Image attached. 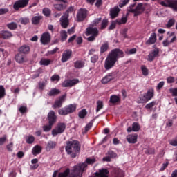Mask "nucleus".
I'll return each mask as SVG.
<instances>
[{"label":"nucleus","mask_w":177,"mask_h":177,"mask_svg":"<svg viewBox=\"0 0 177 177\" xmlns=\"http://www.w3.org/2000/svg\"><path fill=\"white\" fill-rule=\"evenodd\" d=\"M129 143L135 144L138 142V134H129L126 138Z\"/></svg>","instance_id":"5701e85b"},{"label":"nucleus","mask_w":177,"mask_h":177,"mask_svg":"<svg viewBox=\"0 0 177 177\" xmlns=\"http://www.w3.org/2000/svg\"><path fill=\"white\" fill-rule=\"evenodd\" d=\"M117 157V154L113 151H109L106 153V156L103 158V161H106V162H110L111 161V158H115Z\"/></svg>","instance_id":"aec40b11"},{"label":"nucleus","mask_w":177,"mask_h":177,"mask_svg":"<svg viewBox=\"0 0 177 177\" xmlns=\"http://www.w3.org/2000/svg\"><path fill=\"white\" fill-rule=\"evenodd\" d=\"M65 150L71 158H75L77 155L80 154V151H81V144H80V141L77 140L66 141Z\"/></svg>","instance_id":"7ed1b4c3"},{"label":"nucleus","mask_w":177,"mask_h":177,"mask_svg":"<svg viewBox=\"0 0 177 177\" xmlns=\"http://www.w3.org/2000/svg\"><path fill=\"white\" fill-rule=\"evenodd\" d=\"M73 55V51L70 49L65 50L62 53L61 62L62 63H66L68 60H70V58Z\"/></svg>","instance_id":"2eb2a0df"},{"label":"nucleus","mask_w":177,"mask_h":177,"mask_svg":"<svg viewBox=\"0 0 177 177\" xmlns=\"http://www.w3.org/2000/svg\"><path fill=\"white\" fill-rule=\"evenodd\" d=\"M169 93H171L172 96H177V88H169Z\"/></svg>","instance_id":"0e129e2a"},{"label":"nucleus","mask_w":177,"mask_h":177,"mask_svg":"<svg viewBox=\"0 0 177 177\" xmlns=\"http://www.w3.org/2000/svg\"><path fill=\"white\" fill-rule=\"evenodd\" d=\"M95 162L96 159L95 158H87L86 159V162L78 164L74 167L69 177H82V174L84 173V171H85V168L88 167V164L92 165V164H95Z\"/></svg>","instance_id":"f03ea898"},{"label":"nucleus","mask_w":177,"mask_h":177,"mask_svg":"<svg viewBox=\"0 0 177 177\" xmlns=\"http://www.w3.org/2000/svg\"><path fill=\"white\" fill-rule=\"evenodd\" d=\"M140 130V126L139 125V123L133 122L132 124V131L133 132H139Z\"/></svg>","instance_id":"ea45409f"},{"label":"nucleus","mask_w":177,"mask_h":177,"mask_svg":"<svg viewBox=\"0 0 177 177\" xmlns=\"http://www.w3.org/2000/svg\"><path fill=\"white\" fill-rule=\"evenodd\" d=\"M118 13H120V8H118V7H115L111 10L110 16L111 19H115V17L118 16Z\"/></svg>","instance_id":"c756f323"},{"label":"nucleus","mask_w":177,"mask_h":177,"mask_svg":"<svg viewBox=\"0 0 177 177\" xmlns=\"http://www.w3.org/2000/svg\"><path fill=\"white\" fill-rule=\"evenodd\" d=\"M93 127V122H89L86 126H85V129H84V133H86L88 131L91 129Z\"/></svg>","instance_id":"864d4df0"},{"label":"nucleus","mask_w":177,"mask_h":177,"mask_svg":"<svg viewBox=\"0 0 177 177\" xmlns=\"http://www.w3.org/2000/svg\"><path fill=\"white\" fill-rule=\"evenodd\" d=\"M19 113H21V114H25V113H27V111H28V109H27L26 106H21L19 107Z\"/></svg>","instance_id":"3c124183"},{"label":"nucleus","mask_w":177,"mask_h":177,"mask_svg":"<svg viewBox=\"0 0 177 177\" xmlns=\"http://www.w3.org/2000/svg\"><path fill=\"white\" fill-rule=\"evenodd\" d=\"M85 35L88 37L86 39L88 42H93L96 37H99V30H97V28L89 26L86 28ZM89 35L91 36L89 37Z\"/></svg>","instance_id":"20e7f679"},{"label":"nucleus","mask_w":177,"mask_h":177,"mask_svg":"<svg viewBox=\"0 0 177 177\" xmlns=\"http://www.w3.org/2000/svg\"><path fill=\"white\" fill-rule=\"evenodd\" d=\"M109 102H110V103H112V104H115V103H118V102H121V98H120L116 95H113L110 97Z\"/></svg>","instance_id":"473e14b6"},{"label":"nucleus","mask_w":177,"mask_h":177,"mask_svg":"<svg viewBox=\"0 0 177 177\" xmlns=\"http://www.w3.org/2000/svg\"><path fill=\"white\" fill-rule=\"evenodd\" d=\"M60 93V90L53 88L48 93V96H57V95H59Z\"/></svg>","instance_id":"c9c22d12"},{"label":"nucleus","mask_w":177,"mask_h":177,"mask_svg":"<svg viewBox=\"0 0 177 177\" xmlns=\"http://www.w3.org/2000/svg\"><path fill=\"white\" fill-rule=\"evenodd\" d=\"M51 81H60V76L59 75H54L51 77Z\"/></svg>","instance_id":"774afa93"},{"label":"nucleus","mask_w":177,"mask_h":177,"mask_svg":"<svg viewBox=\"0 0 177 177\" xmlns=\"http://www.w3.org/2000/svg\"><path fill=\"white\" fill-rule=\"evenodd\" d=\"M32 24H34L35 26H38L41 23V20H44V16L42 15H35L32 18Z\"/></svg>","instance_id":"b1692460"},{"label":"nucleus","mask_w":177,"mask_h":177,"mask_svg":"<svg viewBox=\"0 0 177 177\" xmlns=\"http://www.w3.org/2000/svg\"><path fill=\"white\" fill-rule=\"evenodd\" d=\"M21 24H28L30 23V19L28 17L21 18L20 19Z\"/></svg>","instance_id":"5fc2aeb1"},{"label":"nucleus","mask_w":177,"mask_h":177,"mask_svg":"<svg viewBox=\"0 0 177 177\" xmlns=\"http://www.w3.org/2000/svg\"><path fill=\"white\" fill-rule=\"evenodd\" d=\"M141 71L142 73V75H149V69H147V68L145 65H142L141 66Z\"/></svg>","instance_id":"8fccbe9b"},{"label":"nucleus","mask_w":177,"mask_h":177,"mask_svg":"<svg viewBox=\"0 0 177 177\" xmlns=\"http://www.w3.org/2000/svg\"><path fill=\"white\" fill-rule=\"evenodd\" d=\"M57 143L55 141L49 140L47 142L46 147V151H50L51 150H53V149H55L57 146Z\"/></svg>","instance_id":"a878e982"},{"label":"nucleus","mask_w":177,"mask_h":177,"mask_svg":"<svg viewBox=\"0 0 177 177\" xmlns=\"http://www.w3.org/2000/svg\"><path fill=\"white\" fill-rule=\"evenodd\" d=\"M71 12H74V6H70L64 15L70 16L69 13H71Z\"/></svg>","instance_id":"6e6d98bb"},{"label":"nucleus","mask_w":177,"mask_h":177,"mask_svg":"<svg viewBox=\"0 0 177 177\" xmlns=\"http://www.w3.org/2000/svg\"><path fill=\"white\" fill-rule=\"evenodd\" d=\"M109 174H110V171H109V169H101L98 171V172L95 173L96 177H109Z\"/></svg>","instance_id":"4be33fe9"},{"label":"nucleus","mask_w":177,"mask_h":177,"mask_svg":"<svg viewBox=\"0 0 177 177\" xmlns=\"http://www.w3.org/2000/svg\"><path fill=\"white\" fill-rule=\"evenodd\" d=\"M85 66V62L82 60H76L74 62L75 68H82Z\"/></svg>","instance_id":"f704fd0d"},{"label":"nucleus","mask_w":177,"mask_h":177,"mask_svg":"<svg viewBox=\"0 0 177 177\" xmlns=\"http://www.w3.org/2000/svg\"><path fill=\"white\" fill-rule=\"evenodd\" d=\"M124 51L120 48H115L111 50L107 55L104 62L105 70H111L115 64L118 62V59L124 57Z\"/></svg>","instance_id":"f257e3e1"},{"label":"nucleus","mask_w":177,"mask_h":177,"mask_svg":"<svg viewBox=\"0 0 177 177\" xmlns=\"http://www.w3.org/2000/svg\"><path fill=\"white\" fill-rule=\"evenodd\" d=\"M7 27L8 28H9V30H16V28H17V24L15 22H11L7 24Z\"/></svg>","instance_id":"a18cd8bd"},{"label":"nucleus","mask_w":177,"mask_h":177,"mask_svg":"<svg viewBox=\"0 0 177 177\" xmlns=\"http://www.w3.org/2000/svg\"><path fill=\"white\" fill-rule=\"evenodd\" d=\"M42 13L46 16V17H49V16H50V15L52 14V10H50L48 8H44L42 10Z\"/></svg>","instance_id":"a19ab883"},{"label":"nucleus","mask_w":177,"mask_h":177,"mask_svg":"<svg viewBox=\"0 0 177 177\" xmlns=\"http://www.w3.org/2000/svg\"><path fill=\"white\" fill-rule=\"evenodd\" d=\"M70 175V169H66L64 172L59 174L58 177H68Z\"/></svg>","instance_id":"37998d69"},{"label":"nucleus","mask_w":177,"mask_h":177,"mask_svg":"<svg viewBox=\"0 0 177 177\" xmlns=\"http://www.w3.org/2000/svg\"><path fill=\"white\" fill-rule=\"evenodd\" d=\"M169 145H171V146H177V137L176 138L169 140Z\"/></svg>","instance_id":"052dcab7"},{"label":"nucleus","mask_w":177,"mask_h":177,"mask_svg":"<svg viewBox=\"0 0 177 177\" xmlns=\"http://www.w3.org/2000/svg\"><path fill=\"white\" fill-rule=\"evenodd\" d=\"M6 96V91L5 87L2 85H0V99H3Z\"/></svg>","instance_id":"58836bf2"},{"label":"nucleus","mask_w":177,"mask_h":177,"mask_svg":"<svg viewBox=\"0 0 177 177\" xmlns=\"http://www.w3.org/2000/svg\"><path fill=\"white\" fill-rule=\"evenodd\" d=\"M35 140V138L33 137V136H29L26 138V143L28 145H32V143H34Z\"/></svg>","instance_id":"de8ad7c7"},{"label":"nucleus","mask_w":177,"mask_h":177,"mask_svg":"<svg viewBox=\"0 0 177 177\" xmlns=\"http://www.w3.org/2000/svg\"><path fill=\"white\" fill-rule=\"evenodd\" d=\"M175 82V77L174 76H169L167 78V84H174Z\"/></svg>","instance_id":"bf43d9fd"},{"label":"nucleus","mask_w":177,"mask_h":177,"mask_svg":"<svg viewBox=\"0 0 177 177\" xmlns=\"http://www.w3.org/2000/svg\"><path fill=\"white\" fill-rule=\"evenodd\" d=\"M88 114V111H86V109H82L79 113V118L84 119L85 117H86V115Z\"/></svg>","instance_id":"79ce46f5"},{"label":"nucleus","mask_w":177,"mask_h":177,"mask_svg":"<svg viewBox=\"0 0 177 177\" xmlns=\"http://www.w3.org/2000/svg\"><path fill=\"white\" fill-rule=\"evenodd\" d=\"M47 120L48 121V124L50 125H55L57 122V115H56V112L54 111H50L47 115Z\"/></svg>","instance_id":"9b49d317"},{"label":"nucleus","mask_w":177,"mask_h":177,"mask_svg":"<svg viewBox=\"0 0 177 177\" xmlns=\"http://www.w3.org/2000/svg\"><path fill=\"white\" fill-rule=\"evenodd\" d=\"M42 151V147L39 145H36L32 148V153L33 156H37V154H41Z\"/></svg>","instance_id":"7c9ffc66"},{"label":"nucleus","mask_w":177,"mask_h":177,"mask_svg":"<svg viewBox=\"0 0 177 177\" xmlns=\"http://www.w3.org/2000/svg\"><path fill=\"white\" fill-rule=\"evenodd\" d=\"M77 110V104H71L66 105L65 107L60 109L58 111V114L59 115H68V114H73V113H75Z\"/></svg>","instance_id":"39448f33"},{"label":"nucleus","mask_w":177,"mask_h":177,"mask_svg":"<svg viewBox=\"0 0 177 177\" xmlns=\"http://www.w3.org/2000/svg\"><path fill=\"white\" fill-rule=\"evenodd\" d=\"M30 50H31V48H30V46L27 44L22 45L18 49V52L22 55H28V53H30Z\"/></svg>","instance_id":"412c9836"},{"label":"nucleus","mask_w":177,"mask_h":177,"mask_svg":"<svg viewBox=\"0 0 177 177\" xmlns=\"http://www.w3.org/2000/svg\"><path fill=\"white\" fill-rule=\"evenodd\" d=\"M158 3L165 8H170L174 12H177V0H158Z\"/></svg>","instance_id":"423d86ee"},{"label":"nucleus","mask_w":177,"mask_h":177,"mask_svg":"<svg viewBox=\"0 0 177 177\" xmlns=\"http://www.w3.org/2000/svg\"><path fill=\"white\" fill-rule=\"evenodd\" d=\"M152 97H154V89H149L147 91L143 97H140L138 100V104L147 103V102L151 100Z\"/></svg>","instance_id":"0eeeda50"},{"label":"nucleus","mask_w":177,"mask_h":177,"mask_svg":"<svg viewBox=\"0 0 177 177\" xmlns=\"http://www.w3.org/2000/svg\"><path fill=\"white\" fill-rule=\"evenodd\" d=\"M114 80V73H111L106 76H105L104 78L102 80V84H108V82H110V81Z\"/></svg>","instance_id":"bb28decb"},{"label":"nucleus","mask_w":177,"mask_h":177,"mask_svg":"<svg viewBox=\"0 0 177 177\" xmlns=\"http://www.w3.org/2000/svg\"><path fill=\"white\" fill-rule=\"evenodd\" d=\"M109 25V21L107 19H103L101 24V30H104Z\"/></svg>","instance_id":"603ef678"},{"label":"nucleus","mask_w":177,"mask_h":177,"mask_svg":"<svg viewBox=\"0 0 177 177\" xmlns=\"http://www.w3.org/2000/svg\"><path fill=\"white\" fill-rule=\"evenodd\" d=\"M174 24H175V20L170 19V20H169V21L166 26H167V28H171V27H172V26H174Z\"/></svg>","instance_id":"69168bd1"},{"label":"nucleus","mask_w":177,"mask_h":177,"mask_svg":"<svg viewBox=\"0 0 177 177\" xmlns=\"http://www.w3.org/2000/svg\"><path fill=\"white\" fill-rule=\"evenodd\" d=\"M145 10H146V8L143 6L142 3H140L136 6L135 10H131V12L134 13V17H136V16L142 15Z\"/></svg>","instance_id":"ddd939ff"},{"label":"nucleus","mask_w":177,"mask_h":177,"mask_svg":"<svg viewBox=\"0 0 177 177\" xmlns=\"http://www.w3.org/2000/svg\"><path fill=\"white\" fill-rule=\"evenodd\" d=\"M40 41L43 45H48L50 42V34L44 32L41 35Z\"/></svg>","instance_id":"a211bd4d"},{"label":"nucleus","mask_w":177,"mask_h":177,"mask_svg":"<svg viewBox=\"0 0 177 177\" xmlns=\"http://www.w3.org/2000/svg\"><path fill=\"white\" fill-rule=\"evenodd\" d=\"M52 127H53V124H48V125L44 126L43 129L44 132H49L50 129H52Z\"/></svg>","instance_id":"13d9d810"},{"label":"nucleus","mask_w":177,"mask_h":177,"mask_svg":"<svg viewBox=\"0 0 177 177\" xmlns=\"http://www.w3.org/2000/svg\"><path fill=\"white\" fill-rule=\"evenodd\" d=\"M67 95H63L59 97V98L55 102L53 107L54 109H60L63 106V103L66 102V97Z\"/></svg>","instance_id":"4468645a"},{"label":"nucleus","mask_w":177,"mask_h":177,"mask_svg":"<svg viewBox=\"0 0 177 177\" xmlns=\"http://www.w3.org/2000/svg\"><path fill=\"white\" fill-rule=\"evenodd\" d=\"M8 151L12 152L13 151V142H10L6 146Z\"/></svg>","instance_id":"338daca9"},{"label":"nucleus","mask_w":177,"mask_h":177,"mask_svg":"<svg viewBox=\"0 0 177 177\" xmlns=\"http://www.w3.org/2000/svg\"><path fill=\"white\" fill-rule=\"evenodd\" d=\"M58 50H59V48L56 47L53 50L48 51L46 56H49V55H55V53H57Z\"/></svg>","instance_id":"e2e57ef3"},{"label":"nucleus","mask_w":177,"mask_h":177,"mask_svg":"<svg viewBox=\"0 0 177 177\" xmlns=\"http://www.w3.org/2000/svg\"><path fill=\"white\" fill-rule=\"evenodd\" d=\"M99 60V55H94L93 57H91V63H96Z\"/></svg>","instance_id":"680f3d73"},{"label":"nucleus","mask_w":177,"mask_h":177,"mask_svg":"<svg viewBox=\"0 0 177 177\" xmlns=\"http://www.w3.org/2000/svg\"><path fill=\"white\" fill-rule=\"evenodd\" d=\"M102 109H103V101L99 100L97 102L96 113H99Z\"/></svg>","instance_id":"49530a36"},{"label":"nucleus","mask_w":177,"mask_h":177,"mask_svg":"<svg viewBox=\"0 0 177 177\" xmlns=\"http://www.w3.org/2000/svg\"><path fill=\"white\" fill-rule=\"evenodd\" d=\"M164 85H165V82L164 81H162V82H160L157 86H156V89L157 91H160V89L162 88V87L164 86Z\"/></svg>","instance_id":"4d7b16f0"},{"label":"nucleus","mask_w":177,"mask_h":177,"mask_svg":"<svg viewBox=\"0 0 177 177\" xmlns=\"http://www.w3.org/2000/svg\"><path fill=\"white\" fill-rule=\"evenodd\" d=\"M113 175L114 177H124V171L118 168H115L113 170Z\"/></svg>","instance_id":"c85d7f7f"},{"label":"nucleus","mask_w":177,"mask_h":177,"mask_svg":"<svg viewBox=\"0 0 177 177\" xmlns=\"http://www.w3.org/2000/svg\"><path fill=\"white\" fill-rule=\"evenodd\" d=\"M54 8L59 12H62V10L66 8V6L62 3L54 4Z\"/></svg>","instance_id":"4c0bfd02"},{"label":"nucleus","mask_w":177,"mask_h":177,"mask_svg":"<svg viewBox=\"0 0 177 177\" xmlns=\"http://www.w3.org/2000/svg\"><path fill=\"white\" fill-rule=\"evenodd\" d=\"M156 104H157V102L156 101H152L151 102L148 103L145 106V109L146 110H150L152 107L156 106Z\"/></svg>","instance_id":"09e8293b"},{"label":"nucleus","mask_w":177,"mask_h":177,"mask_svg":"<svg viewBox=\"0 0 177 177\" xmlns=\"http://www.w3.org/2000/svg\"><path fill=\"white\" fill-rule=\"evenodd\" d=\"M66 123L59 122L55 129L52 130V136H56L60 133H63L66 131Z\"/></svg>","instance_id":"6e6552de"},{"label":"nucleus","mask_w":177,"mask_h":177,"mask_svg":"<svg viewBox=\"0 0 177 177\" xmlns=\"http://www.w3.org/2000/svg\"><path fill=\"white\" fill-rule=\"evenodd\" d=\"M15 62H17V63H19V64H23V63H27V57L24 55V54L19 53L15 55Z\"/></svg>","instance_id":"dca6fc26"},{"label":"nucleus","mask_w":177,"mask_h":177,"mask_svg":"<svg viewBox=\"0 0 177 177\" xmlns=\"http://www.w3.org/2000/svg\"><path fill=\"white\" fill-rule=\"evenodd\" d=\"M52 63L50 59H43L40 61L41 66H49Z\"/></svg>","instance_id":"c03bdc74"},{"label":"nucleus","mask_w":177,"mask_h":177,"mask_svg":"<svg viewBox=\"0 0 177 177\" xmlns=\"http://www.w3.org/2000/svg\"><path fill=\"white\" fill-rule=\"evenodd\" d=\"M62 42L67 41V32L64 30H62L59 32Z\"/></svg>","instance_id":"e433bc0d"},{"label":"nucleus","mask_w":177,"mask_h":177,"mask_svg":"<svg viewBox=\"0 0 177 177\" xmlns=\"http://www.w3.org/2000/svg\"><path fill=\"white\" fill-rule=\"evenodd\" d=\"M30 0H18L13 4V9L15 10H19V9H23L28 5Z\"/></svg>","instance_id":"1a4fd4ad"},{"label":"nucleus","mask_w":177,"mask_h":177,"mask_svg":"<svg viewBox=\"0 0 177 177\" xmlns=\"http://www.w3.org/2000/svg\"><path fill=\"white\" fill-rule=\"evenodd\" d=\"M68 17H70V15H66L64 14L61 17L59 23L62 28H67L70 25V20L68 19Z\"/></svg>","instance_id":"f8f14e48"},{"label":"nucleus","mask_w":177,"mask_h":177,"mask_svg":"<svg viewBox=\"0 0 177 177\" xmlns=\"http://www.w3.org/2000/svg\"><path fill=\"white\" fill-rule=\"evenodd\" d=\"M12 36V32L8 30H3L0 32V38H3V39H8Z\"/></svg>","instance_id":"cd10ccee"},{"label":"nucleus","mask_w":177,"mask_h":177,"mask_svg":"<svg viewBox=\"0 0 177 177\" xmlns=\"http://www.w3.org/2000/svg\"><path fill=\"white\" fill-rule=\"evenodd\" d=\"M167 35H169V37L167 38L166 40H164L162 41V45L163 46L165 47H167V46H169V44H171V41H169L168 40L169 38H171V37H174L175 35V32H171L169 33V32H167Z\"/></svg>","instance_id":"72a5a7b5"},{"label":"nucleus","mask_w":177,"mask_h":177,"mask_svg":"<svg viewBox=\"0 0 177 177\" xmlns=\"http://www.w3.org/2000/svg\"><path fill=\"white\" fill-rule=\"evenodd\" d=\"M157 41V35L155 32L151 33L149 39L146 41V45H154Z\"/></svg>","instance_id":"393cba45"},{"label":"nucleus","mask_w":177,"mask_h":177,"mask_svg":"<svg viewBox=\"0 0 177 177\" xmlns=\"http://www.w3.org/2000/svg\"><path fill=\"white\" fill-rule=\"evenodd\" d=\"M109 41H105L104 44H102L100 47V55H103V53L107 52V50H109Z\"/></svg>","instance_id":"2f4dec72"},{"label":"nucleus","mask_w":177,"mask_h":177,"mask_svg":"<svg viewBox=\"0 0 177 177\" xmlns=\"http://www.w3.org/2000/svg\"><path fill=\"white\" fill-rule=\"evenodd\" d=\"M88 16V10L85 8H80L77 13V19L78 22L84 21Z\"/></svg>","instance_id":"9d476101"},{"label":"nucleus","mask_w":177,"mask_h":177,"mask_svg":"<svg viewBox=\"0 0 177 177\" xmlns=\"http://www.w3.org/2000/svg\"><path fill=\"white\" fill-rule=\"evenodd\" d=\"M160 55V50L158 48H156L155 50H152L148 55V62H153L156 57H158Z\"/></svg>","instance_id":"6ab92c4d"},{"label":"nucleus","mask_w":177,"mask_h":177,"mask_svg":"<svg viewBox=\"0 0 177 177\" xmlns=\"http://www.w3.org/2000/svg\"><path fill=\"white\" fill-rule=\"evenodd\" d=\"M78 82H80V81H78V80L77 79H73L71 80H65L63 83H62V86L63 88H71V86H74V85H77V84H78Z\"/></svg>","instance_id":"f3484780"}]
</instances>
